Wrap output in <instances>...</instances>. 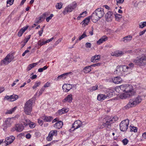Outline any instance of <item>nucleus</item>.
<instances>
[{
	"label": "nucleus",
	"mask_w": 146,
	"mask_h": 146,
	"mask_svg": "<svg viewBox=\"0 0 146 146\" xmlns=\"http://www.w3.org/2000/svg\"><path fill=\"white\" fill-rule=\"evenodd\" d=\"M23 33L22 31H21L20 30V31L18 33L17 35L19 36L20 37L22 36Z\"/></svg>",
	"instance_id": "obj_62"
},
{
	"label": "nucleus",
	"mask_w": 146,
	"mask_h": 146,
	"mask_svg": "<svg viewBox=\"0 0 146 146\" xmlns=\"http://www.w3.org/2000/svg\"><path fill=\"white\" fill-rule=\"evenodd\" d=\"M129 123L128 119H126L121 121L119 124L120 130L122 131H126L128 129Z\"/></svg>",
	"instance_id": "obj_6"
},
{
	"label": "nucleus",
	"mask_w": 146,
	"mask_h": 146,
	"mask_svg": "<svg viewBox=\"0 0 146 146\" xmlns=\"http://www.w3.org/2000/svg\"><path fill=\"white\" fill-rule=\"evenodd\" d=\"M91 67L90 66H88L84 68L83 70V71L86 73H87L91 70Z\"/></svg>",
	"instance_id": "obj_31"
},
{
	"label": "nucleus",
	"mask_w": 146,
	"mask_h": 146,
	"mask_svg": "<svg viewBox=\"0 0 146 146\" xmlns=\"http://www.w3.org/2000/svg\"><path fill=\"white\" fill-rule=\"evenodd\" d=\"M57 135V132L56 130H51L49 132L48 136L46 138V139L48 141H50L52 139L53 136H56Z\"/></svg>",
	"instance_id": "obj_11"
},
{
	"label": "nucleus",
	"mask_w": 146,
	"mask_h": 146,
	"mask_svg": "<svg viewBox=\"0 0 146 146\" xmlns=\"http://www.w3.org/2000/svg\"><path fill=\"white\" fill-rule=\"evenodd\" d=\"M135 92L133 91V87L131 85L125 84V92L121 94L119 97L121 99H125L133 95Z\"/></svg>",
	"instance_id": "obj_1"
},
{
	"label": "nucleus",
	"mask_w": 146,
	"mask_h": 146,
	"mask_svg": "<svg viewBox=\"0 0 146 146\" xmlns=\"http://www.w3.org/2000/svg\"><path fill=\"white\" fill-rule=\"evenodd\" d=\"M77 6V4L75 2H73L72 4L67 6L63 11V13L65 15L68 12H70L73 9H75Z\"/></svg>",
	"instance_id": "obj_8"
},
{
	"label": "nucleus",
	"mask_w": 146,
	"mask_h": 146,
	"mask_svg": "<svg viewBox=\"0 0 146 146\" xmlns=\"http://www.w3.org/2000/svg\"><path fill=\"white\" fill-rule=\"evenodd\" d=\"M122 54V52H115L113 56H115L116 57H118L120 56Z\"/></svg>",
	"instance_id": "obj_37"
},
{
	"label": "nucleus",
	"mask_w": 146,
	"mask_h": 146,
	"mask_svg": "<svg viewBox=\"0 0 146 146\" xmlns=\"http://www.w3.org/2000/svg\"><path fill=\"white\" fill-rule=\"evenodd\" d=\"M121 15L120 14H117L115 15V17L116 19H119L121 18Z\"/></svg>",
	"instance_id": "obj_54"
},
{
	"label": "nucleus",
	"mask_w": 146,
	"mask_h": 146,
	"mask_svg": "<svg viewBox=\"0 0 146 146\" xmlns=\"http://www.w3.org/2000/svg\"><path fill=\"white\" fill-rule=\"evenodd\" d=\"M70 72H68L65 73H64L60 76H59L58 77L57 79L58 80H59L61 79H64L66 78V76L70 74Z\"/></svg>",
	"instance_id": "obj_26"
},
{
	"label": "nucleus",
	"mask_w": 146,
	"mask_h": 146,
	"mask_svg": "<svg viewBox=\"0 0 146 146\" xmlns=\"http://www.w3.org/2000/svg\"><path fill=\"white\" fill-rule=\"evenodd\" d=\"M128 142L129 141L126 138L124 139L122 141V142L123 144L124 145H126L128 143Z\"/></svg>",
	"instance_id": "obj_48"
},
{
	"label": "nucleus",
	"mask_w": 146,
	"mask_h": 146,
	"mask_svg": "<svg viewBox=\"0 0 146 146\" xmlns=\"http://www.w3.org/2000/svg\"><path fill=\"white\" fill-rule=\"evenodd\" d=\"M101 64L100 63H97L91 65V66L96 67L100 66Z\"/></svg>",
	"instance_id": "obj_58"
},
{
	"label": "nucleus",
	"mask_w": 146,
	"mask_h": 146,
	"mask_svg": "<svg viewBox=\"0 0 146 146\" xmlns=\"http://www.w3.org/2000/svg\"><path fill=\"white\" fill-rule=\"evenodd\" d=\"M131 127L130 128L131 131H133L134 132H137V128L134 126H130Z\"/></svg>",
	"instance_id": "obj_39"
},
{
	"label": "nucleus",
	"mask_w": 146,
	"mask_h": 146,
	"mask_svg": "<svg viewBox=\"0 0 146 146\" xmlns=\"http://www.w3.org/2000/svg\"><path fill=\"white\" fill-rule=\"evenodd\" d=\"M112 93L113 92L111 90H110L109 91H108L106 94H105L107 98L112 97L113 95Z\"/></svg>",
	"instance_id": "obj_34"
},
{
	"label": "nucleus",
	"mask_w": 146,
	"mask_h": 146,
	"mask_svg": "<svg viewBox=\"0 0 146 146\" xmlns=\"http://www.w3.org/2000/svg\"><path fill=\"white\" fill-rule=\"evenodd\" d=\"M134 62L137 65L143 66L146 65V56H143L141 57H137L135 59Z\"/></svg>",
	"instance_id": "obj_5"
},
{
	"label": "nucleus",
	"mask_w": 146,
	"mask_h": 146,
	"mask_svg": "<svg viewBox=\"0 0 146 146\" xmlns=\"http://www.w3.org/2000/svg\"><path fill=\"white\" fill-rule=\"evenodd\" d=\"M132 38L131 35L126 36L123 38V41L125 43L128 42L131 40Z\"/></svg>",
	"instance_id": "obj_24"
},
{
	"label": "nucleus",
	"mask_w": 146,
	"mask_h": 146,
	"mask_svg": "<svg viewBox=\"0 0 146 146\" xmlns=\"http://www.w3.org/2000/svg\"><path fill=\"white\" fill-rule=\"evenodd\" d=\"M109 117H106L105 119L106 122H103L102 125L100 127V129H102L104 127H105L108 131H110L111 129L112 123L109 120Z\"/></svg>",
	"instance_id": "obj_7"
},
{
	"label": "nucleus",
	"mask_w": 146,
	"mask_h": 146,
	"mask_svg": "<svg viewBox=\"0 0 146 146\" xmlns=\"http://www.w3.org/2000/svg\"><path fill=\"white\" fill-rule=\"evenodd\" d=\"M145 26H146V22H141L139 25V27L140 28H143Z\"/></svg>",
	"instance_id": "obj_38"
},
{
	"label": "nucleus",
	"mask_w": 146,
	"mask_h": 146,
	"mask_svg": "<svg viewBox=\"0 0 146 146\" xmlns=\"http://www.w3.org/2000/svg\"><path fill=\"white\" fill-rule=\"evenodd\" d=\"M14 1V0H7V4H9L10 6L13 4Z\"/></svg>",
	"instance_id": "obj_50"
},
{
	"label": "nucleus",
	"mask_w": 146,
	"mask_h": 146,
	"mask_svg": "<svg viewBox=\"0 0 146 146\" xmlns=\"http://www.w3.org/2000/svg\"><path fill=\"white\" fill-rule=\"evenodd\" d=\"M72 95L71 94L68 95L64 100H62V102L65 103L67 102L69 103L72 102Z\"/></svg>",
	"instance_id": "obj_16"
},
{
	"label": "nucleus",
	"mask_w": 146,
	"mask_h": 146,
	"mask_svg": "<svg viewBox=\"0 0 146 146\" xmlns=\"http://www.w3.org/2000/svg\"><path fill=\"white\" fill-rule=\"evenodd\" d=\"M15 139V137L13 136L6 138L5 142L6 144V145L11 143Z\"/></svg>",
	"instance_id": "obj_14"
},
{
	"label": "nucleus",
	"mask_w": 146,
	"mask_h": 146,
	"mask_svg": "<svg viewBox=\"0 0 146 146\" xmlns=\"http://www.w3.org/2000/svg\"><path fill=\"white\" fill-rule=\"evenodd\" d=\"M82 125V123L80 120H78L74 121L72 124V126L71 129L70 130V131H73L76 129H77L81 127Z\"/></svg>",
	"instance_id": "obj_10"
},
{
	"label": "nucleus",
	"mask_w": 146,
	"mask_h": 146,
	"mask_svg": "<svg viewBox=\"0 0 146 146\" xmlns=\"http://www.w3.org/2000/svg\"><path fill=\"white\" fill-rule=\"evenodd\" d=\"M42 119L45 121L50 122L53 119V118L51 116H43L42 117Z\"/></svg>",
	"instance_id": "obj_27"
},
{
	"label": "nucleus",
	"mask_w": 146,
	"mask_h": 146,
	"mask_svg": "<svg viewBox=\"0 0 146 146\" xmlns=\"http://www.w3.org/2000/svg\"><path fill=\"white\" fill-rule=\"evenodd\" d=\"M31 137V135L29 133H28L26 135V137L28 139H30Z\"/></svg>",
	"instance_id": "obj_64"
},
{
	"label": "nucleus",
	"mask_w": 146,
	"mask_h": 146,
	"mask_svg": "<svg viewBox=\"0 0 146 146\" xmlns=\"http://www.w3.org/2000/svg\"><path fill=\"white\" fill-rule=\"evenodd\" d=\"M62 3H58L56 5V7L57 9H60L62 8Z\"/></svg>",
	"instance_id": "obj_43"
},
{
	"label": "nucleus",
	"mask_w": 146,
	"mask_h": 146,
	"mask_svg": "<svg viewBox=\"0 0 146 146\" xmlns=\"http://www.w3.org/2000/svg\"><path fill=\"white\" fill-rule=\"evenodd\" d=\"M124 0H116L117 4H122L124 1Z\"/></svg>",
	"instance_id": "obj_56"
},
{
	"label": "nucleus",
	"mask_w": 146,
	"mask_h": 146,
	"mask_svg": "<svg viewBox=\"0 0 146 146\" xmlns=\"http://www.w3.org/2000/svg\"><path fill=\"white\" fill-rule=\"evenodd\" d=\"M113 14V13L112 12L110 11H108L105 15V17L106 19L110 18Z\"/></svg>",
	"instance_id": "obj_32"
},
{
	"label": "nucleus",
	"mask_w": 146,
	"mask_h": 146,
	"mask_svg": "<svg viewBox=\"0 0 146 146\" xmlns=\"http://www.w3.org/2000/svg\"><path fill=\"white\" fill-rule=\"evenodd\" d=\"M63 125V122L61 121H58L53 126L55 129H59L62 127Z\"/></svg>",
	"instance_id": "obj_17"
},
{
	"label": "nucleus",
	"mask_w": 146,
	"mask_h": 146,
	"mask_svg": "<svg viewBox=\"0 0 146 146\" xmlns=\"http://www.w3.org/2000/svg\"><path fill=\"white\" fill-rule=\"evenodd\" d=\"M21 122L22 125H23L25 126H27L29 124L30 120L29 119H26L24 118L22 119Z\"/></svg>",
	"instance_id": "obj_23"
},
{
	"label": "nucleus",
	"mask_w": 146,
	"mask_h": 146,
	"mask_svg": "<svg viewBox=\"0 0 146 146\" xmlns=\"http://www.w3.org/2000/svg\"><path fill=\"white\" fill-rule=\"evenodd\" d=\"M122 66H117L116 71L114 72L115 73H117L119 76H122L124 74L123 72Z\"/></svg>",
	"instance_id": "obj_12"
},
{
	"label": "nucleus",
	"mask_w": 146,
	"mask_h": 146,
	"mask_svg": "<svg viewBox=\"0 0 146 146\" xmlns=\"http://www.w3.org/2000/svg\"><path fill=\"white\" fill-rule=\"evenodd\" d=\"M115 90L117 92L119 93H121V91L119 89V86L116 87L115 88Z\"/></svg>",
	"instance_id": "obj_53"
},
{
	"label": "nucleus",
	"mask_w": 146,
	"mask_h": 146,
	"mask_svg": "<svg viewBox=\"0 0 146 146\" xmlns=\"http://www.w3.org/2000/svg\"><path fill=\"white\" fill-rule=\"evenodd\" d=\"M100 57L99 55H95L93 56L91 59L92 62H97V61L99 60Z\"/></svg>",
	"instance_id": "obj_28"
},
{
	"label": "nucleus",
	"mask_w": 146,
	"mask_h": 146,
	"mask_svg": "<svg viewBox=\"0 0 146 146\" xmlns=\"http://www.w3.org/2000/svg\"><path fill=\"white\" fill-rule=\"evenodd\" d=\"M87 36L86 35V32L84 31V32L83 34L79 37V40H82V39L86 37Z\"/></svg>",
	"instance_id": "obj_42"
},
{
	"label": "nucleus",
	"mask_w": 146,
	"mask_h": 146,
	"mask_svg": "<svg viewBox=\"0 0 146 146\" xmlns=\"http://www.w3.org/2000/svg\"><path fill=\"white\" fill-rule=\"evenodd\" d=\"M72 88V85L70 84H64L62 87L64 91L68 92Z\"/></svg>",
	"instance_id": "obj_13"
},
{
	"label": "nucleus",
	"mask_w": 146,
	"mask_h": 146,
	"mask_svg": "<svg viewBox=\"0 0 146 146\" xmlns=\"http://www.w3.org/2000/svg\"><path fill=\"white\" fill-rule=\"evenodd\" d=\"M38 64V62L34 63L32 64H30L27 68V71L30 70L32 68L34 67Z\"/></svg>",
	"instance_id": "obj_30"
},
{
	"label": "nucleus",
	"mask_w": 146,
	"mask_h": 146,
	"mask_svg": "<svg viewBox=\"0 0 146 146\" xmlns=\"http://www.w3.org/2000/svg\"><path fill=\"white\" fill-rule=\"evenodd\" d=\"M40 84V82H36L33 86V89H35L37 87L39 86Z\"/></svg>",
	"instance_id": "obj_40"
},
{
	"label": "nucleus",
	"mask_w": 146,
	"mask_h": 146,
	"mask_svg": "<svg viewBox=\"0 0 146 146\" xmlns=\"http://www.w3.org/2000/svg\"><path fill=\"white\" fill-rule=\"evenodd\" d=\"M11 97V96H9L7 95L4 98V100H7L8 101H10V98Z\"/></svg>",
	"instance_id": "obj_51"
},
{
	"label": "nucleus",
	"mask_w": 146,
	"mask_h": 146,
	"mask_svg": "<svg viewBox=\"0 0 146 146\" xmlns=\"http://www.w3.org/2000/svg\"><path fill=\"white\" fill-rule=\"evenodd\" d=\"M18 98V96L17 95H11L10 101H14Z\"/></svg>",
	"instance_id": "obj_33"
},
{
	"label": "nucleus",
	"mask_w": 146,
	"mask_h": 146,
	"mask_svg": "<svg viewBox=\"0 0 146 146\" xmlns=\"http://www.w3.org/2000/svg\"><path fill=\"white\" fill-rule=\"evenodd\" d=\"M24 127L22 124H17L15 125V129L17 131L21 132L24 129Z\"/></svg>",
	"instance_id": "obj_15"
},
{
	"label": "nucleus",
	"mask_w": 146,
	"mask_h": 146,
	"mask_svg": "<svg viewBox=\"0 0 146 146\" xmlns=\"http://www.w3.org/2000/svg\"><path fill=\"white\" fill-rule=\"evenodd\" d=\"M91 44L90 43L87 42L85 44V46L87 48H90L91 47Z\"/></svg>",
	"instance_id": "obj_55"
},
{
	"label": "nucleus",
	"mask_w": 146,
	"mask_h": 146,
	"mask_svg": "<svg viewBox=\"0 0 146 146\" xmlns=\"http://www.w3.org/2000/svg\"><path fill=\"white\" fill-rule=\"evenodd\" d=\"M91 17H89L84 19L82 22L83 25H84L85 26L87 25L90 21Z\"/></svg>",
	"instance_id": "obj_25"
},
{
	"label": "nucleus",
	"mask_w": 146,
	"mask_h": 146,
	"mask_svg": "<svg viewBox=\"0 0 146 146\" xmlns=\"http://www.w3.org/2000/svg\"><path fill=\"white\" fill-rule=\"evenodd\" d=\"M104 14V9L101 8L96 9L92 15V20L94 23H96L98 20L103 17Z\"/></svg>",
	"instance_id": "obj_3"
},
{
	"label": "nucleus",
	"mask_w": 146,
	"mask_h": 146,
	"mask_svg": "<svg viewBox=\"0 0 146 146\" xmlns=\"http://www.w3.org/2000/svg\"><path fill=\"white\" fill-rule=\"evenodd\" d=\"M29 27L27 25L25 27L22 28L20 30L23 33L28 29Z\"/></svg>",
	"instance_id": "obj_46"
},
{
	"label": "nucleus",
	"mask_w": 146,
	"mask_h": 146,
	"mask_svg": "<svg viewBox=\"0 0 146 146\" xmlns=\"http://www.w3.org/2000/svg\"><path fill=\"white\" fill-rule=\"evenodd\" d=\"M113 83L116 84L120 83L122 81V79L119 76H117L114 77L112 79Z\"/></svg>",
	"instance_id": "obj_21"
},
{
	"label": "nucleus",
	"mask_w": 146,
	"mask_h": 146,
	"mask_svg": "<svg viewBox=\"0 0 146 146\" xmlns=\"http://www.w3.org/2000/svg\"><path fill=\"white\" fill-rule=\"evenodd\" d=\"M122 67L123 68V73L126 72H127L128 70L130 68L129 67L126 65L122 66Z\"/></svg>",
	"instance_id": "obj_41"
},
{
	"label": "nucleus",
	"mask_w": 146,
	"mask_h": 146,
	"mask_svg": "<svg viewBox=\"0 0 146 146\" xmlns=\"http://www.w3.org/2000/svg\"><path fill=\"white\" fill-rule=\"evenodd\" d=\"M46 41H43L42 42H41V41L40 40H39L38 41V45L40 46L43 45L44 44L46 43Z\"/></svg>",
	"instance_id": "obj_45"
},
{
	"label": "nucleus",
	"mask_w": 146,
	"mask_h": 146,
	"mask_svg": "<svg viewBox=\"0 0 146 146\" xmlns=\"http://www.w3.org/2000/svg\"><path fill=\"white\" fill-rule=\"evenodd\" d=\"M12 119V118H8L6 119L3 124L4 127L7 128L10 126L11 125L10 121Z\"/></svg>",
	"instance_id": "obj_18"
},
{
	"label": "nucleus",
	"mask_w": 146,
	"mask_h": 146,
	"mask_svg": "<svg viewBox=\"0 0 146 146\" xmlns=\"http://www.w3.org/2000/svg\"><path fill=\"white\" fill-rule=\"evenodd\" d=\"M146 30H144L142 31H140L139 33V36H141L143 35L145 32Z\"/></svg>",
	"instance_id": "obj_61"
},
{
	"label": "nucleus",
	"mask_w": 146,
	"mask_h": 146,
	"mask_svg": "<svg viewBox=\"0 0 146 146\" xmlns=\"http://www.w3.org/2000/svg\"><path fill=\"white\" fill-rule=\"evenodd\" d=\"M109 120L112 124L117 121L118 119V117L116 116L111 117L109 116Z\"/></svg>",
	"instance_id": "obj_29"
},
{
	"label": "nucleus",
	"mask_w": 146,
	"mask_h": 146,
	"mask_svg": "<svg viewBox=\"0 0 146 146\" xmlns=\"http://www.w3.org/2000/svg\"><path fill=\"white\" fill-rule=\"evenodd\" d=\"M38 124L39 125H42L43 123V121L41 119H38Z\"/></svg>",
	"instance_id": "obj_57"
},
{
	"label": "nucleus",
	"mask_w": 146,
	"mask_h": 146,
	"mask_svg": "<svg viewBox=\"0 0 146 146\" xmlns=\"http://www.w3.org/2000/svg\"><path fill=\"white\" fill-rule=\"evenodd\" d=\"M16 107H15L12 108L10 110H8L7 111L5 114H11L14 111L16 110Z\"/></svg>",
	"instance_id": "obj_36"
},
{
	"label": "nucleus",
	"mask_w": 146,
	"mask_h": 146,
	"mask_svg": "<svg viewBox=\"0 0 146 146\" xmlns=\"http://www.w3.org/2000/svg\"><path fill=\"white\" fill-rule=\"evenodd\" d=\"M142 100L141 97H138L129 100V103L124 107L125 109H128L130 108L135 106L137 104L140 103Z\"/></svg>",
	"instance_id": "obj_4"
},
{
	"label": "nucleus",
	"mask_w": 146,
	"mask_h": 146,
	"mask_svg": "<svg viewBox=\"0 0 146 146\" xmlns=\"http://www.w3.org/2000/svg\"><path fill=\"white\" fill-rule=\"evenodd\" d=\"M45 90V88H42L40 90L39 93L38 94L39 96L43 92H44Z\"/></svg>",
	"instance_id": "obj_52"
},
{
	"label": "nucleus",
	"mask_w": 146,
	"mask_h": 146,
	"mask_svg": "<svg viewBox=\"0 0 146 146\" xmlns=\"http://www.w3.org/2000/svg\"><path fill=\"white\" fill-rule=\"evenodd\" d=\"M28 125H29V127L31 128H33L35 127V125L32 122H31L30 121V123L29 124H28Z\"/></svg>",
	"instance_id": "obj_47"
},
{
	"label": "nucleus",
	"mask_w": 146,
	"mask_h": 146,
	"mask_svg": "<svg viewBox=\"0 0 146 146\" xmlns=\"http://www.w3.org/2000/svg\"><path fill=\"white\" fill-rule=\"evenodd\" d=\"M87 13V12L86 11H85L83 12L82 13H81L80 14V16H83V17H84L86 15Z\"/></svg>",
	"instance_id": "obj_59"
},
{
	"label": "nucleus",
	"mask_w": 146,
	"mask_h": 146,
	"mask_svg": "<svg viewBox=\"0 0 146 146\" xmlns=\"http://www.w3.org/2000/svg\"><path fill=\"white\" fill-rule=\"evenodd\" d=\"M19 81L18 79H16L15 81L11 85L12 86H13L16 84V83L18 82Z\"/></svg>",
	"instance_id": "obj_63"
},
{
	"label": "nucleus",
	"mask_w": 146,
	"mask_h": 146,
	"mask_svg": "<svg viewBox=\"0 0 146 146\" xmlns=\"http://www.w3.org/2000/svg\"><path fill=\"white\" fill-rule=\"evenodd\" d=\"M106 99H107V98L105 94H100L97 96L98 100L100 101H102Z\"/></svg>",
	"instance_id": "obj_19"
},
{
	"label": "nucleus",
	"mask_w": 146,
	"mask_h": 146,
	"mask_svg": "<svg viewBox=\"0 0 146 146\" xmlns=\"http://www.w3.org/2000/svg\"><path fill=\"white\" fill-rule=\"evenodd\" d=\"M68 111V109L63 108L61 110H59L57 112V113L59 115H61L67 112Z\"/></svg>",
	"instance_id": "obj_22"
},
{
	"label": "nucleus",
	"mask_w": 146,
	"mask_h": 146,
	"mask_svg": "<svg viewBox=\"0 0 146 146\" xmlns=\"http://www.w3.org/2000/svg\"><path fill=\"white\" fill-rule=\"evenodd\" d=\"M37 93H36L34 96L31 99H29L26 102L23 107L24 111L25 113L27 115H30L32 111L33 104V100L35 98V97L37 95Z\"/></svg>",
	"instance_id": "obj_2"
},
{
	"label": "nucleus",
	"mask_w": 146,
	"mask_h": 146,
	"mask_svg": "<svg viewBox=\"0 0 146 146\" xmlns=\"http://www.w3.org/2000/svg\"><path fill=\"white\" fill-rule=\"evenodd\" d=\"M94 29V28L93 27H92L91 28V30L89 32V33L91 35H92L93 34Z\"/></svg>",
	"instance_id": "obj_60"
},
{
	"label": "nucleus",
	"mask_w": 146,
	"mask_h": 146,
	"mask_svg": "<svg viewBox=\"0 0 146 146\" xmlns=\"http://www.w3.org/2000/svg\"><path fill=\"white\" fill-rule=\"evenodd\" d=\"M54 16V15L52 14H51L50 15V16L47 17L46 19V20L47 22H48L50 20L52 19V17H53Z\"/></svg>",
	"instance_id": "obj_49"
},
{
	"label": "nucleus",
	"mask_w": 146,
	"mask_h": 146,
	"mask_svg": "<svg viewBox=\"0 0 146 146\" xmlns=\"http://www.w3.org/2000/svg\"><path fill=\"white\" fill-rule=\"evenodd\" d=\"M14 56L12 54H8L4 58V59L1 61V65L3 64H7L10 62L13 59Z\"/></svg>",
	"instance_id": "obj_9"
},
{
	"label": "nucleus",
	"mask_w": 146,
	"mask_h": 146,
	"mask_svg": "<svg viewBox=\"0 0 146 146\" xmlns=\"http://www.w3.org/2000/svg\"><path fill=\"white\" fill-rule=\"evenodd\" d=\"M98 88V86L96 85L93 87H91L88 89L90 92H92L94 91L97 90Z\"/></svg>",
	"instance_id": "obj_35"
},
{
	"label": "nucleus",
	"mask_w": 146,
	"mask_h": 146,
	"mask_svg": "<svg viewBox=\"0 0 146 146\" xmlns=\"http://www.w3.org/2000/svg\"><path fill=\"white\" fill-rule=\"evenodd\" d=\"M121 92H125V84L121 85L119 86Z\"/></svg>",
	"instance_id": "obj_44"
},
{
	"label": "nucleus",
	"mask_w": 146,
	"mask_h": 146,
	"mask_svg": "<svg viewBox=\"0 0 146 146\" xmlns=\"http://www.w3.org/2000/svg\"><path fill=\"white\" fill-rule=\"evenodd\" d=\"M107 40L108 37L106 36H104L97 42V44L98 45H100L102 43L106 41Z\"/></svg>",
	"instance_id": "obj_20"
}]
</instances>
